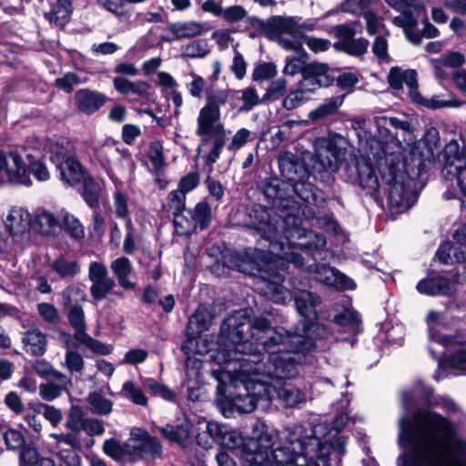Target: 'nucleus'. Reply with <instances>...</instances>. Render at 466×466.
Masks as SVG:
<instances>
[{
	"label": "nucleus",
	"instance_id": "052dcab7",
	"mask_svg": "<svg viewBox=\"0 0 466 466\" xmlns=\"http://www.w3.org/2000/svg\"><path fill=\"white\" fill-rule=\"evenodd\" d=\"M302 80L299 83V86L303 90L306 94H309L314 92L316 89L321 86H328L331 84V79H328L327 77L319 78L311 76H302Z\"/></svg>",
	"mask_w": 466,
	"mask_h": 466
},
{
	"label": "nucleus",
	"instance_id": "13d9d810",
	"mask_svg": "<svg viewBox=\"0 0 466 466\" xmlns=\"http://www.w3.org/2000/svg\"><path fill=\"white\" fill-rule=\"evenodd\" d=\"M86 420V418L84 416L82 408L79 406H73L71 407L67 416L66 427L76 432H78L83 429Z\"/></svg>",
	"mask_w": 466,
	"mask_h": 466
},
{
	"label": "nucleus",
	"instance_id": "9b49d317",
	"mask_svg": "<svg viewBox=\"0 0 466 466\" xmlns=\"http://www.w3.org/2000/svg\"><path fill=\"white\" fill-rule=\"evenodd\" d=\"M127 451L144 460H155L162 455L159 441L141 428H134L126 444Z\"/></svg>",
	"mask_w": 466,
	"mask_h": 466
},
{
	"label": "nucleus",
	"instance_id": "20e7f679",
	"mask_svg": "<svg viewBox=\"0 0 466 466\" xmlns=\"http://www.w3.org/2000/svg\"><path fill=\"white\" fill-rule=\"evenodd\" d=\"M264 196L276 206L282 214L262 207L253 209L249 214L248 226L261 235V238L273 247L283 245L282 236L286 238H300L305 235L303 218L309 219L315 215L311 208L300 204L293 198L286 197L288 184L278 178H266L261 181Z\"/></svg>",
	"mask_w": 466,
	"mask_h": 466
},
{
	"label": "nucleus",
	"instance_id": "6ab92c4d",
	"mask_svg": "<svg viewBox=\"0 0 466 466\" xmlns=\"http://www.w3.org/2000/svg\"><path fill=\"white\" fill-rule=\"evenodd\" d=\"M187 339L181 345V350L187 356L185 364L187 367L191 365L196 369H199L201 366L199 360L190 356L208 353L210 350L209 343L207 339L198 335L187 334Z\"/></svg>",
	"mask_w": 466,
	"mask_h": 466
},
{
	"label": "nucleus",
	"instance_id": "c03bdc74",
	"mask_svg": "<svg viewBox=\"0 0 466 466\" xmlns=\"http://www.w3.org/2000/svg\"><path fill=\"white\" fill-rule=\"evenodd\" d=\"M369 41L363 37L339 41L335 46L354 56H362L368 49Z\"/></svg>",
	"mask_w": 466,
	"mask_h": 466
},
{
	"label": "nucleus",
	"instance_id": "864d4df0",
	"mask_svg": "<svg viewBox=\"0 0 466 466\" xmlns=\"http://www.w3.org/2000/svg\"><path fill=\"white\" fill-rule=\"evenodd\" d=\"M122 394L132 400L136 405L146 406L147 398L141 389L137 387L134 382L127 380L122 386Z\"/></svg>",
	"mask_w": 466,
	"mask_h": 466
},
{
	"label": "nucleus",
	"instance_id": "c85d7f7f",
	"mask_svg": "<svg viewBox=\"0 0 466 466\" xmlns=\"http://www.w3.org/2000/svg\"><path fill=\"white\" fill-rule=\"evenodd\" d=\"M208 30L205 24L197 21L176 23L169 27V31L174 35L173 39L176 40L196 37Z\"/></svg>",
	"mask_w": 466,
	"mask_h": 466
},
{
	"label": "nucleus",
	"instance_id": "49530a36",
	"mask_svg": "<svg viewBox=\"0 0 466 466\" xmlns=\"http://www.w3.org/2000/svg\"><path fill=\"white\" fill-rule=\"evenodd\" d=\"M61 216L63 219L64 229L68 235L75 239H81L85 236V230L80 221L67 211L62 210Z\"/></svg>",
	"mask_w": 466,
	"mask_h": 466
},
{
	"label": "nucleus",
	"instance_id": "8fccbe9b",
	"mask_svg": "<svg viewBox=\"0 0 466 466\" xmlns=\"http://www.w3.org/2000/svg\"><path fill=\"white\" fill-rule=\"evenodd\" d=\"M83 198L86 204L93 208L97 205L100 198V186L91 177H85L83 179Z\"/></svg>",
	"mask_w": 466,
	"mask_h": 466
},
{
	"label": "nucleus",
	"instance_id": "1a4fd4ad",
	"mask_svg": "<svg viewBox=\"0 0 466 466\" xmlns=\"http://www.w3.org/2000/svg\"><path fill=\"white\" fill-rule=\"evenodd\" d=\"M269 39L277 40L287 50L303 51L301 28L298 25L297 17H270Z\"/></svg>",
	"mask_w": 466,
	"mask_h": 466
},
{
	"label": "nucleus",
	"instance_id": "72a5a7b5",
	"mask_svg": "<svg viewBox=\"0 0 466 466\" xmlns=\"http://www.w3.org/2000/svg\"><path fill=\"white\" fill-rule=\"evenodd\" d=\"M277 392L278 397L285 408H295L306 400V393L289 384H284L278 390L277 387L273 385Z\"/></svg>",
	"mask_w": 466,
	"mask_h": 466
},
{
	"label": "nucleus",
	"instance_id": "cd10ccee",
	"mask_svg": "<svg viewBox=\"0 0 466 466\" xmlns=\"http://www.w3.org/2000/svg\"><path fill=\"white\" fill-rule=\"evenodd\" d=\"M291 187L295 194L304 202L318 206L324 200L322 193L304 178H299L292 182Z\"/></svg>",
	"mask_w": 466,
	"mask_h": 466
},
{
	"label": "nucleus",
	"instance_id": "2f4dec72",
	"mask_svg": "<svg viewBox=\"0 0 466 466\" xmlns=\"http://www.w3.org/2000/svg\"><path fill=\"white\" fill-rule=\"evenodd\" d=\"M110 268L120 287L125 289H133L135 288V284L128 279L133 268L127 258L121 257L113 260L110 264Z\"/></svg>",
	"mask_w": 466,
	"mask_h": 466
},
{
	"label": "nucleus",
	"instance_id": "c9c22d12",
	"mask_svg": "<svg viewBox=\"0 0 466 466\" xmlns=\"http://www.w3.org/2000/svg\"><path fill=\"white\" fill-rule=\"evenodd\" d=\"M56 168L60 172L61 179L67 185L74 186L85 178L83 167L75 157Z\"/></svg>",
	"mask_w": 466,
	"mask_h": 466
},
{
	"label": "nucleus",
	"instance_id": "39448f33",
	"mask_svg": "<svg viewBox=\"0 0 466 466\" xmlns=\"http://www.w3.org/2000/svg\"><path fill=\"white\" fill-rule=\"evenodd\" d=\"M220 368V380L218 385V392L224 394L228 389L226 380H229L228 387L243 388L244 392H239L232 397L231 404L239 412H252L259 400H269L273 397L275 387L269 380L272 378L263 377L262 371L254 370L251 367L242 368V363L228 360V362L218 364Z\"/></svg>",
	"mask_w": 466,
	"mask_h": 466
},
{
	"label": "nucleus",
	"instance_id": "4468645a",
	"mask_svg": "<svg viewBox=\"0 0 466 466\" xmlns=\"http://www.w3.org/2000/svg\"><path fill=\"white\" fill-rule=\"evenodd\" d=\"M4 181L29 186L31 179L28 175V165L24 157L15 151L4 152Z\"/></svg>",
	"mask_w": 466,
	"mask_h": 466
},
{
	"label": "nucleus",
	"instance_id": "3c124183",
	"mask_svg": "<svg viewBox=\"0 0 466 466\" xmlns=\"http://www.w3.org/2000/svg\"><path fill=\"white\" fill-rule=\"evenodd\" d=\"M209 53L207 40L192 41L182 47V55L190 58H203Z\"/></svg>",
	"mask_w": 466,
	"mask_h": 466
},
{
	"label": "nucleus",
	"instance_id": "9d476101",
	"mask_svg": "<svg viewBox=\"0 0 466 466\" xmlns=\"http://www.w3.org/2000/svg\"><path fill=\"white\" fill-rule=\"evenodd\" d=\"M212 220L210 206L206 201L198 202L193 209H187L186 214H177L173 219L175 231L180 236H189L199 228L204 230Z\"/></svg>",
	"mask_w": 466,
	"mask_h": 466
},
{
	"label": "nucleus",
	"instance_id": "0e129e2a",
	"mask_svg": "<svg viewBox=\"0 0 466 466\" xmlns=\"http://www.w3.org/2000/svg\"><path fill=\"white\" fill-rule=\"evenodd\" d=\"M287 89V81L284 78H279L270 83L266 93L264 94L263 101L277 100L283 96Z\"/></svg>",
	"mask_w": 466,
	"mask_h": 466
},
{
	"label": "nucleus",
	"instance_id": "473e14b6",
	"mask_svg": "<svg viewBox=\"0 0 466 466\" xmlns=\"http://www.w3.org/2000/svg\"><path fill=\"white\" fill-rule=\"evenodd\" d=\"M462 143L461 147L457 140L452 139L446 145L444 152L448 163L447 173H452V167L456 171V165L466 166V143Z\"/></svg>",
	"mask_w": 466,
	"mask_h": 466
},
{
	"label": "nucleus",
	"instance_id": "5701e85b",
	"mask_svg": "<svg viewBox=\"0 0 466 466\" xmlns=\"http://www.w3.org/2000/svg\"><path fill=\"white\" fill-rule=\"evenodd\" d=\"M21 341L24 350L31 356H42L46 351V336L37 328L24 332Z\"/></svg>",
	"mask_w": 466,
	"mask_h": 466
},
{
	"label": "nucleus",
	"instance_id": "79ce46f5",
	"mask_svg": "<svg viewBox=\"0 0 466 466\" xmlns=\"http://www.w3.org/2000/svg\"><path fill=\"white\" fill-rule=\"evenodd\" d=\"M315 156L317 162L320 166V169L329 170L332 172H335L339 169V164L336 160V157L332 156L331 152H329V150L319 141V139L315 145Z\"/></svg>",
	"mask_w": 466,
	"mask_h": 466
},
{
	"label": "nucleus",
	"instance_id": "a19ab883",
	"mask_svg": "<svg viewBox=\"0 0 466 466\" xmlns=\"http://www.w3.org/2000/svg\"><path fill=\"white\" fill-rule=\"evenodd\" d=\"M35 227L43 234H50L59 228V221L53 213L38 209L35 217Z\"/></svg>",
	"mask_w": 466,
	"mask_h": 466
},
{
	"label": "nucleus",
	"instance_id": "09e8293b",
	"mask_svg": "<svg viewBox=\"0 0 466 466\" xmlns=\"http://www.w3.org/2000/svg\"><path fill=\"white\" fill-rule=\"evenodd\" d=\"M255 138L256 133L245 127L239 128L230 138L228 145V150L230 152H236L244 147L248 142L253 141Z\"/></svg>",
	"mask_w": 466,
	"mask_h": 466
},
{
	"label": "nucleus",
	"instance_id": "4be33fe9",
	"mask_svg": "<svg viewBox=\"0 0 466 466\" xmlns=\"http://www.w3.org/2000/svg\"><path fill=\"white\" fill-rule=\"evenodd\" d=\"M293 299L298 312L305 317L308 323H314L316 318V307L320 303L319 296L307 290H298L294 292Z\"/></svg>",
	"mask_w": 466,
	"mask_h": 466
},
{
	"label": "nucleus",
	"instance_id": "e433bc0d",
	"mask_svg": "<svg viewBox=\"0 0 466 466\" xmlns=\"http://www.w3.org/2000/svg\"><path fill=\"white\" fill-rule=\"evenodd\" d=\"M50 268L63 279H72L80 271V266L76 260L68 259L64 256L53 260Z\"/></svg>",
	"mask_w": 466,
	"mask_h": 466
},
{
	"label": "nucleus",
	"instance_id": "e2e57ef3",
	"mask_svg": "<svg viewBox=\"0 0 466 466\" xmlns=\"http://www.w3.org/2000/svg\"><path fill=\"white\" fill-rule=\"evenodd\" d=\"M374 123L376 127H390L396 130H402L408 132L410 130V125L406 120H401L397 117H388V116H377L374 118Z\"/></svg>",
	"mask_w": 466,
	"mask_h": 466
},
{
	"label": "nucleus",
	"instance_id": "5fc2aeb1",
	"mask_svg": "<svg viewBox=\"0 0 466 466\" xmlns=\"http://www.w3.org/2000/svg\"><path fill=\"white\" fill-rule=\"evenodd\" d=\"M62 366L66 368L71 374L80 373L85 367V361L80 353L69 349L66 352L65 360L62 362Z\"/></svg>",
	"mask_w": 466,
	"mask_h": 466
},
{
	"label": "nucleus",
	"instance_id": "a878e982",
	"mask_svg": "<svg viewBox=\"0 0 466 466\" xmlns=\"http://www.w3.org/2000/svg\"><path fill=\"white\" fill-rule=\"evenodd\" d=\"M427 321L429 324V337L431 340L437 341L444 346L452 347L464 344L466 339L460 336H441L438 327L441 325V315L436 311H431L428 314Z\"/></svg>",
	"mask_w": 466,
	"mask_h": 466
},
{
	"label": "nucleus",
	"instance_id": "0eeeda50",
	"mask_svg": "<svg viewBox=\"0 0 466 466\" xmlns=\"http://www.w3.org/2000/svg\"><path fill=\"white\" fill-rule=\"evenodd\" d=\"M226 95L208 97V106L201 107L197 118L196 135L201 138V146L209 145V150L205 157L206 163L210 167L219 158L228 140L227 130L222 123L220 107L225 105Z\"/></svg>",
	"mask_w": 466,
	"mask_h": 466
},
{
	"label": "nucleus",
	"instance_id": "aec40b11",
	"mask_svg": "<svg viewBox=\"0 0 466 466\" xmlns=\"http://www.w3.org/2000/svg\"><path fill=\"white\" fill-rule=\"evenodd\" d=\"M72 387V380L62 372H54V379L39 385V395L46 401L59 398L63 390Z\"/></svg>",
	"mask_w": 466,
	"mask_h": 466
},
{
	"label": "nucleus",
	"instance_id": "423d86ee",
	"mask_svg": "<svg viewBox=\"0 0 466 466\" xmlns=\"http://www.w3.org/2000/svg\"><path fill=\"white\" fill-rule=\"evenodd\" d=\"M377 167L381 179L388 186V198L391 208L399 212L408 210L418 198L416 181L405 171L403 147L393 140L382 146L378 153Z\"/></svg>",
	"mask_w": 466,
	"mask_h": 466
},
{
	"label": "nucleus",
	"instance_id": "7c9ffc66",
	"mask_svg": "<svg viewBox=\"0 0 466 466\" xmlns=\"http://www.w3.org/2000/svg\"><path fill=\"white\" fill-rule=\"evenodd\" d=\"M344 96H332L309 113V118L313 122L325 120L334 116L343 104Z\"/></svg>",
	"mask_w": 466,
	"mask_h": 466
},
{
	"label": "nucleus",
	"instance_id": "7ed1b4c3",
	"mask_svg": "<svg viewBox=\"0 0 466 466\" xmlns=\"http://www.w3.org/2000/svg\"><path fill=\"white\" fill-rule=\"evenodd\" d=\"M286 443L278 445L279 432H263L247 447L248 466H329L330 446L322 442L302 425L285 430Z\"/></svg>",
	"mask_w": 466,
	"mask_h": 466
},
{
	"label": "nucleus",
	"instance_id": "f03ea898",
	"mask_svg": "<svg viewBox=\"0 0 466 466\" xmlns=\"http://www.w3.org/2000/svg\"><path fill=\"white\" fill-rule=\"evenodd\" d=\"M399 441L410 450L399 457L401 466H466V442L444 417L419 410L412 420H399Z\"/></svg>",
	"mask_w": 466,
	"mask_h": 466
},
{
	"label": "nucleus",
	"instance_id": "c756f323",
	"mask_svg": "<svg viewBox=\"0 0 466 466\" xmlns=\"http://www.w3.org/2000/svg\"><path fill=\"white\" fill-rule=\"evenodd\" d=\"M416 288L420 293L430 296L448 294L452 289L451 281L443 277L422 279Z\"/></svg>",
	"mask_w": 466,
	"mask_h": 466
},
{
	"label": "nucleus",
	"instance_id": "a211bd4d",
	"mask_svg": "<svg viewBox=\"0 0 466 466\" xmlns=\"http://www.w3.org/2000/svg\"><path fill=\"white\" fill-rule=\"evenodd\" d=\"M189 76L191 77V81L187 84V89L194 98L200 99L202 96L205 95V105L202 107H206L208 106V97H209V96H216L218 94L223 93L226 95V104L233 95V92L230 89H214L212 86H208L206 80L193 72L190 73Z\"/></svg>",
	"mask_w": 466,
	"mask_h": 466
},
{
	"label": "nucleus",
	"instance_id": "58836bf2",
	"mask_svg": "<svg viewBox=\"0 0 466 466\" xmlns=\"http://www.w3.org/2000/svg\"><path fill=\"white\" fill-rule=\"evenodd\" d=\"M156 430H153V432H159L165 439L177 442L183 443L189 437V431L187 424H177V425H170L167 424L164 427H156Z\"/></svg>",
	"mask_w": 466,
	"mask_h": 466
},
{
	"label": "nucleus",
	"instance_id": "f8f14e48",
	"mask_svg": "<svg viewBox=\"0 0 466 466\" xmlns=\"http://www.w3.org/2000/svg\"><path fill=\"white\" fill-rule=\"evenodd\" d=\"M113 86L116 92L127 96L130 103L136 104L140 100L145 103L155 101L152 86L147 81H131L128 78L117 76L113 79Z\"/></svg>",
	"mask_w": 466,
	"mask_h": 466
},
{
	"label": "nucleus",
	"instance_id": "6e6d98bb",
	"mask_svg": "<svg viewBox=\"0 0 466 466\" xmlns=\"http://www.w3.org/2000/svg\"><path fill=\"white\" fill-rule=\"evenodd\" d=\"M61 297L63 306L69 309L75 306L78 300H85L86 295L81 288L69 286L61 292Z\"/></svg>",
	"mask_w": 466,
	"mask_h": 466
},
{
	"label": "nucleus",
	"instance_id": "69168bd1",
	"mask_svg": "<svg viewBox=\"0 0 466 466\" xmlns=\"http://www.w3.org/2000/svg\"><path fill=\"white\" fill-rule=\"evenodd\" d=\"M148 157L150 158L153 167L157 169H162L165 166V157L163 154V145L159 140H155L150 143L148 148Z\"/></svg>",
	"mask_w": 466,
	"mask_h": 466
},
{
	"label": "nucleus",
	"instance_id": "f257e3e1",
	"mask_svg": "<svg viewBox=\"0 0 466 466\" xmlns=\"http://www.w3.org/2000/svg\"><path fill=\"white\" fill-rule=\"evenodd\" d=\"M248 309L236 310L223 320L211 359L217 364L239 361L242 368L251 367L277 381L295 377L297 360L290 353L313 350L316 343L311 335L323 327L301 321V329L290 332L282 327L273 328L266 318H251Z\"/></svg>",
	"mask_w": 466,
	"mask_h": 466
},
{
	"label": "nucleus",
	"instance_id": "b1692460",
	"mask_svg": "<svg viewBox=\"0 0 466 466\" xmlns=\"http://www.w3.org/2000/svg\"><path fill=\"white\" fill-rule=\"evenodd\" d=\"M31 221V215L27 210L14 207L7 214L5 225L11 234L19 235L29 229Z\"/></svg>",
	"mask_w": 466,
	"mask_h": 466
},
{
	"label": "nucleus",
	"instance_id": "37998d69",
	"mask_svg": "<svg viewBox=\"0 0 466 466\" xmlns=\"http://www.w3.org/2000/svg\"><path fill=\"white\" fill-rule=\"evenodd\" d=\"M71 11L70 0H56L51 13L47 15L48 19L56 25L62 26L69 20Z\"/></svg>",
	"mask_w": 466,
	"mask_h": 466
},
{
	"label": "nucleus",
	"instance_id": "603ef678",
	"mask_svg": "<svg viewBox=\"0 0 466 466\" xmlns=\"http://www.w3.org/2000/svg\"><path fill=\"white\" fill-rule=\"evenodd\" d=\"M114 211L117 218L126 221L128 227L131 224L127 197L120 190H116L113 197Z\"/></svg>",
	"mask_w": 466,
	"mask_h": 466
},
{
	"label": "nucleus",
	"instance_id": "bb28decb",
	"mask_svg": "<svg viewBox=\"0 0 466 466\" xmlns=\"http://www.w3.org/2000/svg\"><path fill=\"white\" fill-rule=\"evenodd\" d=\"M359 183L361 188L370 196H375L380 187L374 168L370 163L358 164Z\"/></svg>",
	"mask_w": 466,
	"mask_h": 466
},
{
	"label": "nucleus",
	"instance_id": "ddd939ff",
	"mask_svg": "<svg viewBox=\"0 0 466 466\" xmlns=\"http://www.w3.org/2000/svg\"><path fill=\"white\" fill-rule=\"evenodd\" d=\"M88 279L91 281L90 294L96 301L106 299L116 287L115 280L109 277L106 267L101 262L90 263Z\"/></svg>",
	"mask_w": 466,
	"mask_h": 466
},
{
	"label": "nucleus",
	"instance_id": "774afa93",
	"mask_svg": "<svg viewBox=\"0 0 466 466\" xmlns=\"http://www.w3.org/2000/svg\"><path fill=\"white\" fill-rule=\"evenodd\" d=\"M307 99V94L298 86L297 89L290 91L283 99L282 106L287 110H292L300 106Z\"/></svg>",
	"mask_w": 466,
	"mask_h": 466
},
{
	"label": "nucleus",
	"instance_id": "a18cd8bd",
	"mask_svg": "<svg viewBox=\"0 0 466 466\" xmlns=\"http://www.w3.org/2000/svg\"><path fill=\"white\" fill-rule=\"evenodd\" d=\"M86 401L90 405L92 412L98 415H107L113 410V402L96 391L91 392L87 396Z\"/></svg>",
	"mask_w": 466,
	"mask_h": 466
},
{
	"label": "nucleus",
	"instance_id": "2eb2a0df",
	"mask_svg": "<svg viewBox=\"0 0 466 466\" xmlns=\"http://www.w3.org/2000/svg\"><path fill=\"white\" fill-rule=\"evenodd\" d=\"M73 99L76 110L87 116L98 111L108 100L103 93L88 88L77 90Z\"/></svg>",
	"mask_w": 466,
	"mask_h": 466
},
{
	"label": "nucleus",
	"instance_id": "de8ad7c7",
	"mask_svg": "<svg viewBox=\"0 0 466 466\" xmlns=\"http://www.w3.org/2000/svg\"><path fill=\"white\" fill-rule=\"evenodd\" d=\"M21 466H55V461L50 458H38V453L34 448H25L20 453Z\"/></svg>",
	"mask_w": 466,
	"mask_h": 466
},
{
	"label": "nucleus",
	"instance_id": "bf43d9fd",
	"mask_svg": "<svg viewBox=\"0 0 466 466\" xmlns=\"http://www.w3.org/2000/svg\"><path fill=\"white\" fill-rule=\"evenodd\" d=\"M242 105L239 107L240 111H250L255 106L260 102H264L253 86H248L240 91Z\"/></svg>",
	"mask_w": 466,
	"mask_h": 466
},
{
	"label": "nucleus",
	"instance_id": "680f3d73",
	"mask_svg": "<svg viewBox=\"0 0 466 466\" xmlns=\"http://www.w3.org/2000/svg\"><path fill=\"white\" fill-rule=\"evenodd\" d=\"M37 313L46 323L56 325L60 321L58 309L51 303L42 302L37 305Z\"/></svg>",
	"mask_w": 466,
	"mask_h": 466
},
{
	"label": "nucleus",
	"instance_id": "338daca9",
	"mask_svg": "<svg viewBox=\"0 0 466 466\" xmlns=\"http://www.w3.org/2000/svg\"><path fill=\"white\" fill-rule=\"evenodd\" d=\"M4 440L8 449L19 450L25 449V441L21 431L17 430H8L4 434Z\"/></svg>",
	"mask_w": 466,
	"mask_h": 466
},
{
	"label": "nucleus",
	"instance_id": "dca6fc26",
	"mask_svg": "<svg viewBox=\"0 0 466 466\" xmlns=\"http://www.w3.org/2000/svg\"><path fill=\"white\" fill-rule=\"evenodd\" d=\"M314 278L327 286L340 289H351L354 282L335 268L325 264H316L312 269Z\"/></svg>",
	"mask_w": 466,
	"mask_h": 466
},
{
	"label": "nucleus",
	"instance_id": "412c9836",
	"mask_svg": "<svg viewBox=\"0 0 466 466\" xmlns=\"http://www.w3.org/2000/svg\"><path fill=\"white\" fill-rule=\"evenodd\" d=\"M49 158L56 167H62L66 161L75 157V147L66 137L50 139L48 142Z\"/></svg>",
	"mask_w": 466,
	"mask_h": 466
},
{
	"label": "nucleus",
	"instance_id": "393cba45",
	"mask_svg": "<svg viewBox=\"0 0 466 466\" xmlns=\"http://www.w3.org/2000/svg\"><path fill=\"white\" fill-rule=\"evenodd\" d=\"M213 320L212 310L205 306H199L188 319L187 334L200 335L211 327Z\"/></svg>",
	"mask_w": 466,
	"mask_h": 466
},
{
	"label": "nucleus",
	"instance_id": "4c0bfd02",
	"mask_svg": "<svg viewBox=\"0 0 466 466\" xmlns=\"http://www.w3.org/2000/svg\"><path fill=\"white\" fill-rule=\"evenodd\" d=\"M319 141L332 153L339 164L344 159L346 154L347 140L338 134H331L327 137L319 138Z\"/></svg>",
	"mask_w": 466,
	"mask_h": 466
},
{
	"label": "nucleus",
	"instance_id": "f3484780",
	"mask_svg": "<svg viewBox=\"0 0 466 466\" xmlns=\"http://www.w3.org/2000/svg\"><path fill=\"white\" fill-rule=\"evenodd\" d=\"M280 173L290 183L304 178L308 171L299 157L291 152H281L278 157Z\"/></svg>",
	"mask_w": 466,
	"mask_h": 466
},
{
	"label": "nucleus",
	"instance_id": "f704fd0d",
	"mask_svg": "<svg viewBox=\"0 0 466 466\" xmlns=\"http://www.w3.org/2000/svg\"><path fill=\"white\" fill-rule=\"evenodd\" d=\"M272 432L273 431L268 430H263L257 437H254L252 439L248 440L247 441H244L243 437L241 434L236 431H226L223 434L222 438L219 439V443L224 446L227 449L229 450H235L238 448L244 449V460L247 461V457L249 456V454L252 452L248 449L247 445L250 441L257 440L260 437V435L265 432Z\"/></svg>",
	"mask_w": 466,
	"mask_h": 466
},
{
	"label": "nucleus",
	"instance_id": "4d7b16f0",
	"mask_svg": "<svg viewBox=\"0 0 466 466\" xmlns=\"http://www.w3.org/2000/svg\"><path fill=\"white\" fill-rule=\"evenodd\" d=\"M167 207L173 210L174 218L177 214H186V195L178 189L172 190L167 196Z\"/></svg>",
	"mask_w": 466,
	"mask_h": 466
},
{
	"label": "nucleus",
	"instance_id": "6e6552de",
	"mask_svg": "<svg viewBox=\"0 0 466 466\" xmlns=\"http://www.w3.org/2000/svg\"><path fill=\"white\" fill-rule=\"evenodd\" d=\"M283 262L278 259L268 258L264 256L261 263L258 265V283L261 284V291L269 299L276 303L284 304L288 299V293L283 288L284 277L280 273V266Z\"/></svg>",
	"mask_w": 466,
	"mask_h": 466
},
{
	"label": "nucleus",
	"instance_id": "ea45409f",
	"mask_svg": "<svg viewBox=\"0 0 466 466\" xmlns=\"http://www.w3.org/2000/svg\"><path fill=\"white\" fill-rule=\"evenodd\" d=\"M455 241H457L455 239ZM459 244V242H456ZM460 248H453L450 243L442 244L436 252V258L443 264H450L453 262L451 256V251L453 250V256L457 262H463L466 260V244L460 243Z\"/></svg>",
	"mask_w": 466,
	"mask_h": 466
}]
</instances>
